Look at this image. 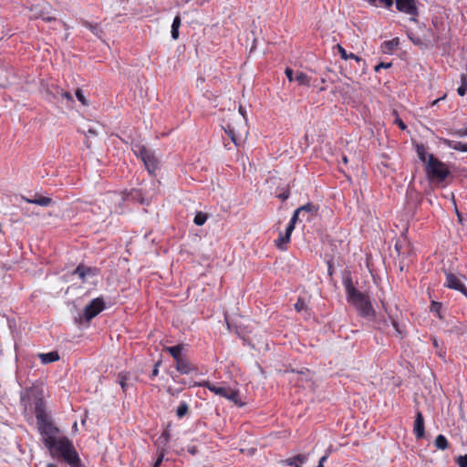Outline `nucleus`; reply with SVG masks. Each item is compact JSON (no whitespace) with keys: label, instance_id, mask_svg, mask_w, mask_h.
<instances>
[{"label":"nucleus","instance_id":"obj_1","mask_svg":"<svg viewBox=\"0 0 467 467\" xmlns=\"http://www.w3.org/2000/svg\"><path fill=\"white\" fill-rule=\"evenodd\" d=\"M36 426L42 436L45 446H53V441L58 437L59 429L55 425L52 417L47 411L45 402L38 397L34 401Z\"/></svg>","mask_w":467,"mask_h":467},{"label":"nucleus","instance_id":"obj_2","mask_svg":"<svg viewBox=\"0 0 467 467\" xmlns=\"http://www.w3.org/2000/svg\"><path fill=\"white\" fill-rule=\"evenodd\" d=\"M343 285L348 303L355 306L361 317L372 320L375 317V310L371 306L368 296L354 287L350 277L345 278Z\"/></svg>","mask_w":467,"mask_h":467},{"label":"nucleus","instance_id":"obj_3","mask_svg":"<svg viewBox=\"0 0 467 467\" xmlns=\"http://www.w3.org/2000/svg\"><path fill=\"white\" fill-rule=\"evenodd\" d=\"M52 456L61 457L70 467H81V462L72 442L65 436L53 441V446H47Z\"/></svg>","mask_w":467,"mask_h":467},{"label":"nucleus","instance_id":"obj_4","mask_svg":"<svg viewBox=\"0 0 467 467\" xmlns=\"http://www.w3.org/2000/svg\"><path fill=\"white\" fill-rule=\"evenodd\" d=\"M426 173L430 181L440 183L449 176L450 171L445 163L435 158L433 154H430L426 165Z\"/></svg>","mask_w":467,"mask_h":467},{"label":"nucleus","instance_id":"obj_5","mask_svg":"<svg viewBox=\"0 0 467 467\" xmlns=\"http://www.w3.org/2000/svg\"><path fill=\"white\" fill-rule=\"evenodd\" d=\"M135 153L141 159L149 173L152 175L159 168V161L154 152L145 146H138Z\"/></svg>","mask_w":467,"mask_h":467},{"label":"nucleus","instance_id":"obj_6","mask_svg":"<svg viewBox=\"0 0 467 467\" xmlns=\"http://www.w3.org/2000/svg\"><path fill=\"white\" fill-rule=\"evenodd\" d=\"M30 11L32 12V18L33 19H42L46 22H51V21H57L56 15L54 14L53 9L50 5H34L31 7Z\"/></svg>","mask_w":467,"mask_h":467},{"label":"nucleus","instance_id":"obj_7","mask_svg":"<svg viewBox=\"0 0 467 467\" xmlns=\"http://www.w3.org/2000/svg\"><path fill=\"white\" fill-rule=\"evenodd\" d=\"M105 308L104 300L101 297H97L93 299L86 307L84 308V318L86 321H90L92 318L97 317L101 311Z\"/></svg>","mask_w":467,"mask_h":467},{"label":"nucleus","instance_id":"obj_8","mask_svg":"<svg viewBox=\"0 0 467 467\" xmlns=\"http://www.w3.org/2000/svg\"><path fill=\"white\" fill-rule=\"evenodd\" d=\"M396 8L400 12H403L410 16V20L416 21L418 16V8L415 0H395Z\"/></svg>","mask_w":467,"mask_h":467},{"label":"nucleus","instance_id":"obj_9","mask_svg":"<svg viewBox=\"0 0 467 467\" xmlns=\"http://www.w3.org/2000/svg\"><path fill=\"white\" fill-rule=\"evenodd\" d=\"M446 276V283L445 285L451 289H454L457 291H460L467 297V288L464 286V285L462 282L461 277L462 275H457L456 274H453L451 272H445Z\"/></svg>","mask_w":467,"mask_h":467},{"label":"nucleus","instance_id":"obj_10","mask_svg":"<svg viewBox=\"0 0 467 467\" xmlns=\"http://www.w3.org/2000/svg\"><path fill=\"white\" fill-rule=\"evenodd\" d=\"M413 432L417 439H421L425 435L424 419L420 411H417L416 413Z\"/></svg>","mask_w":467,"mask_h":467},{"label":"nucleus","instance_id":"obj_11","mask_svg":"<svg viewBox=\"0 0 467 467\" xmlns=\"http://www.w3.org/2000/svg\"><path fill=\"white\" fill-rule=\"evenodd\" d=\"M317 207L312 203H306L298 208V213H301L302 220L310 222L317 213Z\"/></svg>","mask_w":467,"mask_h":467},{"label":"nucleus","instance_id":"obj_12","mask_svg":"<svg viewBox=\"0 0 467 467\" xmlns=\"http://www.w3.org/2000/svg\"><path fill=\"white\" fill-rule=\"evenodd\" d=\"M307 461L306 454H297L295 457L280 461L282 465L302 467V464Z\"/></svg>","mask_w":467,"mask_h":467},{"label":"nucleus","instance_id":"obj_13","mask_svg":"<svg viewBox=\"0 0 467 467\" xmlns=\"http://www.w3.org/2000/svg\"><path fill=\"white\" fill-rule=\"evenodd\" d=\"M118 380L124 392L133 386V377L130 372H120L118 375Z\"/></svg>","mask_w":467,"mask_h":467},{"label":"nucleus","instance_id":"obj_14","mask_svg":"<svg viewBox=\"0 0 467 467\" xmlns=\"http://www.w3.org/2000/svg\"><path fill=\"white\" fill-rule=\"evenodd\" d=\"M199 385L208 389L210 391L223 398H225V395L227 394L229 389L228 387L217 386L213 383H211L210 381H203Z\"/></svg>","mask_w":467,"mask_h":467},{"label":"nucleus","instance_id":"obj_15","mask_svg":"<svg viewBox=\"0 0 467 467\" xmlns=\"http://www.w3.org/2000/svg\"><path fill=\"white\" fill-rule=\"evenodd\" d=\"M408 36L409 38L410 39V41L415 45V46H418L421 48H427L429 46H432L433 43L436 42V40H430V39H427L425 42L421 40V38L416 35H414L413 33H409L408 34Z\"/></svg>","mask_w":467,"mask_h":467},{"label":"nucleus","instance_id":"obj_16","mask_svg":"<svg viewBox=\"0 0 467 467\" xmlns=\"http://www.w3.org/2000/svg\"><path fill=\"white\" fill-rule=\"evenodd\" d=\"M23 200L28 203H34L43 207H47L52 203V199L45 196H37L34 199L23 197Z\"/></svg>","mask_w":467,"mask_h":467},{"label":"nucleus","instance_id":"obj_17","mask_svg":"<svg viewBox=\"0 0 467 467\" xmlns=\"http://www.w3.org/2000/svg\"><path fill=\"white\" fill-rule=\"evenodd\" d=\"M176 368L181 374H189L192 370V364L184 358L176 361Z\"/></svg>","mask_w":467,"mask_h":467},{"label":"nucleus","instance_id":"obj_18","mask_svg":"<svg viewBox=\"0 0 467 467\" xmlns=\"http://www.w3.org/2000/svg\"><path fill=\"white\" fill-rule=\"evenodd\" d=\"M443 143L447 147L453 149L455 150L462 151V152L467 151V144L466 143H462L461 141L451 140H448V139H444Z\"/></svg>","mask_w":467,"mask_h":467},{"label":"nucleus","instance_id":"obj_19","mask_svg":"<svg viewBox=\"0 0 467 467\" xmlns=\"http://www.w3.org/2000/svg\"><path fill=\"white\" fill-rule=\"evenodd\" d=\"M225 399L233 401L234 404L239 407L244 406V403L241 401L239 391L234 389L229 388L227 394L225 395Z\"/></svg>","mask_w":467,"mask_h":467},{"label":"nucleus","instance_id":"obj_20","mask_svg":"<svg viewBox=\"0 0 467 467\" xmlns=\"http://www.w3.org/2000/svg\"><path fill=\"white\" fill-rule=\"evenodd\" d=\"M400 45L399 37H394L391 40L385 41L382 44V48L385 53H392Z\"/></svg>","mask_w":467,"mask_h":467},{"label":"nucleus","instance_id":"obj_21","mask_svg":"<svg viewBox=\"0 0 467 467\" xmlns=\"http://www.w3.org/2000/svg\"><path fill=\"white\" fill-rule=\"evenodd\" d=\"M39 358L44 364H48L59 359V355L56 351L39 354Z\"/></svg>","mask_w":467,"mask_h":467},{"label":"nucleus","instance_id":"obj_22","mask_svg":"<svg viewBox=\"0 0 467 467\" xmlns=\"http://www.w3.org/2000/svg\"><path fill=\"white\" fill-rule=\"evenodd\" d=\"M336 48L337 49L338 53L340 54V57L344 60H348L349 58L355 59L357 62L361 61V58L358 56H356L353 53H349L346 51V49L340 46L339 44L336 45Z\"/></svg>","mask_w":467,"mask_h":467},{"label":"nucleus","instance_id":"obj_23","mask_svg":"<svg viewBox=\"0 0 467 467\" xmlns=\"http://www.w3.org/2000/svg\"><path fill=\"white\" fill-rule=\"evenodd\" d=\"M183 349L182 345H176L172 347L166 348V351L171 355V357L175 359V361H178V359H181L182 357V351Z\"/></svg>","mask_w":467,"mask_h":467},{"label":"nucleus","instance_id":"obj_24","mask_svg":"<svg viewBox=\"0 0 467 467\" xmlns=\"http://www.w3.org/2000/svg\"><path fill=\"white\" fill-rule=\"evenodd\" d=\"M181 24H182L181 16L178 15L173 19V22L171 25V37L174 40L178 39V37H179V28L181 26Z\"/></svg>","mask_w":467,"mask_h":467},{"label":"nucleus","instance_id":"obj_25","mask_svg":"<svg viewBox=\"0 0 467 467\" xmlns=\"http://www.w3.org/2000/svg\"><path fill=\"white\" fill-rule=\"evenodd\" d=\"M434 445L437 449L444 451L448 448L449 442L444 435L440 434L436 437Z\"/></svg>","mask_w":467,"mask_h":467},{"label":"nucleus","instance_id":"obj_26","mask_svg":"<svg viewBox=\"0 0 467 467\" xmlns=\"http://www.w3.org/2000/svg\"><path fill=\"white\" fill-rule=\"evenodd\" d=\"M295 80L299 85L307 86V87H309L311 85L310 78L303 72H297L295 77Z\"/></svg>","mask_w":467,"mask_h":467},{"label":"nucleus","instance_id":"obj_27","mask_svg":"<svg viewBox=\"0 0 467 467\" xmlns=\"http://www.w3.org/2000/svg\"><path fill=\"white\" fill-rule=\"evenodd\" d=\"M206 221H207V214L204 213H202V212H198L195 214V217L193 219L194 223L198 226L203 225Z\"/></svg>","mask_w":467,"mask_h":467},{"label":"nucleus","instance_id":"obj_28","mask_svg":"<svg viewBox=\"0 0 467 467\" xmlns=\"http://www.w3.org/2000/svg\"><path fill=\"white\" fill-rule=\"evenodd\" d=\"M86 271H88V269H86V266L78 265L75 269L74 275H77L83 282H87L88 278H87Z\"/></svg>","mask_w":467,"mask_h":467},{"label":"nucleus","instance_id":"obj_29","mask_svg":"<svg viewBox=\"0 0 467 467\" xmlns=\"http://www.w3.org/2000/svg\"><path fill=\"white\" fill-rule=\"evenodd\" d=\"M189 406L186 402H182L176 410V414L179 418H182L188 413Z\"/></svg>","mask_w":467,"mask_h":467},{"label":"nucleus","instance_id":"obj_30","mask_svg":"<svg viewBox=\"0 0 467 467\" xmlns=\"http://www.w3.org/2000/svg\"><path fill=\"white\" fill-rule=\"evenodd\" d=\"M461 78H462V85L458 88L457 93L460 96H464L467 92V80H466V77L463 74H462Z\"/></svg>","mask_w":467,"mask_h":467},{"label":"nucleus","instance_id":"obj_31","mask_svg":"<svg viewBox=\"0 0 467 467\" xmlns=\"http://www.w3.org/2000/svg\"><path fill=\"white\" fill-rule=\"evenodd\" d=\"M366 1L375 6H378L379 4H381L388 8L393 5V0H366Z\"/></svg>","mask_w":467,"mask_h":467},{"label":"nucleus","instance_id":"obj_32","mask_svg":"<svg viewBox=\"0 0 467 467\" xmlns=\"http://www.w3.org/2000/svg\"><path fill=\"white\" fill-rule=\"evenodd\" d=\"M56 96L66 99L67 102H73L72 95L67 91H64L63 89H57Z\"/></svg>","mask_w":467,"mask_h":467},{"label":"nucleus","instance_id":"obj_33","mask_svg":"<svg viewBox=\"0 0 467 467\" xmlns=\"http://www.w3.org/2000/svg\"><path fill=\"white\" fill-rule=\"evenodd\" d=\"M289 242H290V240L285 239V234H281L279 238L275 241V244L279 249L283 250L284 249L283 245Z\"/></svg>","mask_w":467,"mask_h":467},{"label":"nucleus","instance_id":"obj_34","mask_svg":"<svg viewBox=\"0 0 467 467\" xmlns=\"http://www.w3.org/2000/svg\"><path fill=\"white\" fill-rule=\"evenodd\" d=\"M441 309V304L438 302H432L431 306V311L437 313L440 318H442L440 311Z\"/></svg>","mask_w":467,"mask_h":467},{"label":"nucleus","instance_id":"obj_35","mask_svg":"<svg viewBox=\"0 0 467 467\" xmlns=\"http://www.w3.org/2000/svg\"><path fill=\"white\" fill-rule=\"evenodd\" d=\"M75 95H76V98L82 103V105L85 106V105L88 104L87 103V99H86V98H85V96H84V94H83V92H82V90L80 88H78L76 90Z\"/></svg>","mask_w":467,"mask_h":467},{"label":"nucleus","instance_id":"obj_36","mask_svg":"<svg viewBox=\"0 0 467 467\" xmlns=\"http://www.w3.org/2000/svg\"><path fill=\"white\" fill-rule=\"evenodd\" d=\"M297 221H303L302 217H301V213H298V208L295 211L289 223H292L293 225H296Z\"/></svg>","mask_w":467,"mask_h":467},{"label":"nucleus","instance_id":"obj_37","mask_svg":"<svg viewBox=\"0 0 467 467\" xmlns=\"http://www.w3.org/2000/svg\"><path fill=\"white\" fill-rule=\"evenodd\" d=\"M457 463L459 467H467V454L459 456L457 459Z\"/></svg>","mask_w":467,"mask_h":467},{"label":"nucleus","instance_id":"obj_38","mask_svg":"<svg viewBox=\"0 0 467 467\" xmlns=\"http://www.w3.org/2000/svg\"><path fill=\"white\" fill-rule=\"evenodd\" d=\"M452 134L460 137V138H463V137H466L467 136V127L466 128H462V129H459V130H455Z\"/></svg>","mask_w":467,"mask_h":467},{"label":"nucleus","instance_id":"obj_39","mask_svg":"<svg viewBox=\"0 0 467 467\" xmlns=\"http://www.w3.org/2000/svg\"><path fill=\"white\" fill-rule=\"evenodd\" d=\"M417 152H418V155H419V158L422 161H426V158H425V150H424V147L421 145H418L417 146Z\"/></svg>","mask_w":467,"mask_h":467},{"label":"nucleus","instance_id":"obj_40","mask_svg":"<svg viewBox=\"0 0 467 467\" xmlns=\"http://www.w3.org/2000/svg\"><path fill=\"white\" fill-rule=\"evenodd\" d=\"M295 229V225H293L292 223H288L286 229H285V233L284 234H285V239L286 240H290V237H291V234L293 233Z\"/></svg>","mask_w":467,"mask_h":467},{"label":"nucleus","instance_id":"obj_41","mask_svg":"<svg viewBox=\"0 0 467 467\" xmlns=\"http://www.w3.org/2000/svg\"><path fill=\"white\" fill-rule=\"evenodd\" d=\"M225 131H226V133H228V135L231 138L232 141L236 144L235 133L233 130V129L230 127V125L227 126V129H225Z\"/></svg>","mask_w":467,"mask_h":467},{"label":"nucleus","instance_id":"obj_42","mask_svg":"<svg viewBox=\"0 0 467 467\" xmlns=\"http://www.w3.org/2000/svg\"><path fill=\"white\" fill-rule=\"evenodd\" d=\"M306 307V304L304 302V300L302 299H298L297 302L295 304V308L297 312H300L302 311L303 309H305Z\"/></svg>","mask_w":467,"mask_h":467},{"label":"nucleus","instance_id":"obj_43","mask_svg":"<svg viewBox=\"0 0 467 467\" xmlns=\"http://www.w3.org/2000/svg\"><path fill=\"white\" fill-rule=\"evenodd\" d=\"M163 458H164V451H161L159 453V456L152 467H160L161 463L163 461Z\"/></svg>","mask_w":467,"mask_h":467},{"label":"nucleus","instance_id":"obj_44","mask_svg":"<svg viewBox=\"0 0 467 467\" xmlns=\"http://www.w3.org/2000/svg\"><path fill=\"white\" fill-rule=\"evenodd\" d=\"M170 434L168 431H165L162 433V435L159 438L160 442L163 443L164 445L169 441Z\"/></svg>","mask_w":467,"mask_h":467},{"label":"nucleus","instance_id":"obj_45","mask_svg":"<svg viewBox=\"0 0 467 467\" xmlns=\"http://www.w3.org/2000/svg\"><path fill=\"white\" fill-rule=\"evenodd\" d=\"M285 75L290 82L295 80L293 69L287 67L285 69Z\"/></svg>","mask_w":467,"mask_h":467},{"label":"nucleus","instance_id":"obj_46","mask_svg":"<svg viewBox=\"0 0 467 467\" xmlns=\"http://www.w3.org/2000/svg\"><path fill=\"white\" fill-rule=\"evenodd\" d=\"M391 66L390 63H379L375 67V71H379L380 68H388Z\"/></svg>","mask_w":467,"mask_h":467},{"label":"nucleus","instance_id":"obj_47","mask_svg":"<svg viewBox=\"0 0 467 467\" xmlns=\"http://www.w3.org/2000/svg\"><path fill=\"white\" fill-rule=\"evenodd\" d=\"M86 269L89 270V271H86L87 278H88L89 276H95L97 275V269L87 267V266H86Z\"/></svg>","mask_w":467,"mask_h":467},{"label":"nucleus","instance_id":"obj_48","mask_svg":"<svg viewBox=\"0 0 467 467\" xmlns=\"http://www.w3.org/2000/svg\"><path fill=\"white\" fill-rule=\"evenodd\" d=\"M97 134H98V130H96V128H94V127H88V130H87V132H86V135H87V136H88V135H93V136H95V135H97Z\"/></svg>","mask_w":467,"mask_h":467},{"label":"nucleus","instance_id":"obj_49","mask_svg":"<svg viewBox=\"0 0 467 467\" xmlns=\"http://www.w3.org/2000/svg\"><path fill=\"white\" fill-rule=\"evenodd\" d=\"M401 130H405L407 126L404 124V122L400 119L397 118L394 121Z\"/></svg>","mask_w":467,"mask_h":467},{"label":"nucleus","instance_id":"obj_50","mask_svg":"<svg viewBox=\"0 0 467 467\" xmlns=\"http://www.w3.org/2000/svg\"><path fill=\"white\" fill-rule=\"evenodd\" d=\"M282 201H285L288 199L289 197V193L288 192H282L281 194H279L278 196Z\"/></svg>","mask_w":467,"mask_h":467},{"label":"nucleus","instance_id":"obj_51","mask_svg":"<svg viewBox=\"0 0 467 467\" xmlns=\"http://www.w3.org/2000/svg\"><path fill=\"white\" fill-rule=\"evenodd\" d=\"M159 365H160V363H157V364L155 365V368H153V370H152V374H151V376H152V377H155V376H157V375H158V373H159V369H158Z\"/></svg>","mask_w":467,"mask_h":467},{"label":"nucleus","instance_id":"obj_52","mask_svg":"<svg viewBox=\"0 0 467 467\" xmlns=\"http://www.w3.org/2000/svg\"><path fill=\"white\" fill-rule=\"evenodd\" d=\"M327 455H324V456H322V457L320 458V460H319L318 463H320V464H323V465H324V462L327 461Z\"/></svg>","mask_w":467,"mask_h":467},{"label":"nucleus","instance_id":"obj_53","mask_svg":"<svg viewBox=\"0 0 467 467\" xmlns=\"http://www.w3.org/2000/svg\"><path fill=\"white\" fill-rule=\"evenodd\" d=\"M88 28H89L91 31H93V32L97 29V27H96V26H92V25H89V24H88Z\"/></svg>","mask_w":467,"mask_h":467},{"label":"nucleus","instance_id":"obj_54","mask_svg":"<svg viewBox=\"0 0 467 467\" xmlns=\"http://www.w3.org/2000/svg\"><path fill=\"white\" fill-rule=\"evenodd\" d=\"M342 161H343L344 163H348V157H347V156H343V157H342Z\"/></svg>","mask_w":467,"mask_h":467},{"label":"nucleus","instance_id":"obj_55","mask_svg":"<svg viewBox=\"0 0 467 467\" xmlns=\"http://www.w3.org/2000/svg\"><path fill=\"white\" fill-rule=\"evenodd\" d=\"M433 346H434L435 348H438V346H439L438 341H437V339H436V338H434V339H433Z\"/></svg>","mask_w":467,"mask_h":467},{"label":"nucleus","instance_id":"obj_56","mask_svg":"<svg viewBox=\"0 0 467 467\" xmlns=\"http://www.w3.org/2000/svg\"><path fill=\"white\" fill-rule=\"evenodd\" d=\"M47 467H57L56 464H53V463H49L47 465Z\"/></svg>","mask_w":467,"mask_h":467},{"label":"nucleus","instance_id":"obj_57","mask_svg":"<svg viewBox=\"0 0 467 467\" xmlns=\"http://www.w3.org/2000/svg\"><path fill=\"white\" fill-rule=\"evenodd\" d=\"M443 99V98H441V99H438L434 100L432 104H433V105L437 104V103H438V101H439V100H441V99Z\"/></svg>","mask_w":467,"mask_h":467},{"label":"nucleus","instance_id":"obj_58","mask_svg":"<svg viewBox=\"0 0 467 467\" xmlns=\"http://www.w3.org/2000/svg\"><path fill=\"white\" fill-rule=\"evenodd\" d=\"M239 111H240V113L244 116V110H243V108H242V107H240Z\"/></svg>","mask_w":467,"mask_h":467},{"label":"nucleus","instance_id":"obj_59","mask_svg":"<svg viewBox=\"0 0 467 467\" xmlns=\"http://www.w3.org/2000/svg\"><path fill=\"white\" fill-rule=\"evenodd\" d=\"M317 467H324L323 464L318 463Z\"/></svg>","mask_w":467,"mask_h":467},{"label":"nucleus","instance_id":"obj_60","mask_svg":"<svg viewBox=\"0 0 467 467\" xmlns=\"http://www.w3.org/2000/svg\"><path fill=\"white\" fill-rule=\"evenodd\" d=\"M77 428V422L74 423L73 429Z\"/></svg>","mask_w":467,"mask_h":467},{"label":"nucleus","instance_id":"obj_61","mask_svg":"<svg viewBox=\"0 0 467 467\" xmlns=\"http://www.w3.org/2000/svg\"><path fill=\"white\" fill-rule=\"evenodd\" d=\"M77 428V422L74 423L73 429Z\"/></svg>","mask_w":467,"mask_h":467},{"label":"nucleus","instance_id":"obj_62","mask_svg":"<svg viewBox=\"0 0 467 467\" xmlns=\"http://www.w3.org/2000/svg\"><path fill=\"white\" fill-rule=\"evenodd\" d=\"M190 452H191V453H194V450H193V449H192V450H190Z\"/></svg>","mask_w":467,"mask_h":467}]
</instances>
